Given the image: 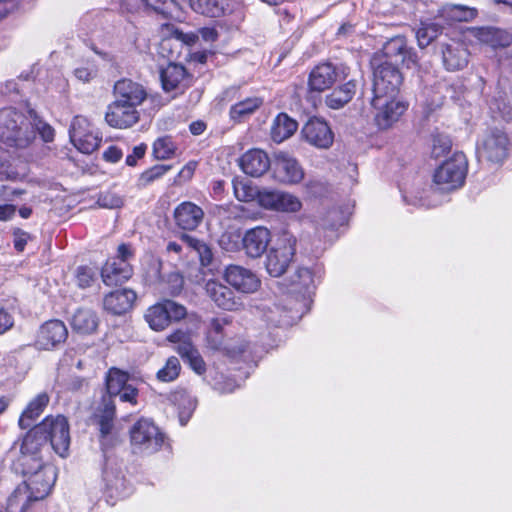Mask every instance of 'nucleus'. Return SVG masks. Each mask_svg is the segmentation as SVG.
<instances>
[{
	"mask_svg": "<svg viewBox=\"0 0 512 512\" xmlns=\"http://www.w3.org/2000/svg\"><path fill=\"white\" fill-rule=\"evenodd\" d=\"M314 287V272L306 267H298L292 277V292L300 294L301 300L296 301L289 308V311H286L277 304L272 306L263 305V317L268 323L276 326L292 324L309 310L312 301V289Z\"/></svg>",
	"mask_w": 512,
	"mask_h": 512,
	"instance_id": "1",
	"label": "nucleus"
},
{
	"mask_svg": "<svg viewBox=\"0 0 512 512\" xmlns=\"http://www.w3.org/2000/svg\"><path fill=\"white\" fill-rule=\"evenodd\" d=\"M35 139V131L29 122V115L13 109L0 110V140L17 148L27 147Z\"/></svg>",
	"mask_w": 512,
	"mask_h": 512,
	"instance_id": "2",
	"label": "nucleus"
},
{
	"mask_svg": "<svg viewBox=\"0 0 512 512\" xmlns=\"http://www.w3.org/2000/svg\"><path fill=\"white\" fill-rule=\"evenodd\" d=\"M297 246V238L289 231H283L275 244L267 251L265 269L272 277L282 276L292 263Z\"/></svg>",
	"mask_w": 512,
	"mask_h": 512,
	"instance_id": "3",
	"label": "nucleus"
},
{
	"mask_svg": "<svg viewBox=\"0 0 512 512\" xmlns=\"http://www.w3.org/2000/svg\"><path fill=\"white\" fill-rule=\"evenodd\" d=\"M467 168L465 155L461 152L454 153L435 169L433 183L443 192L456 190L464 184Z\"/></svg>",
	"mask_w": 512,
	"mask_h": 512,
	"instance_id": "4",
	"label": "nucleus"
},
{
	"mask_svg": "<svg viewBox=\"0 0 512 512\" xmlns=\"http://www.w3.org/2000/svg\"><path fill=\"white\" fill-rule=\"evenodd\" d=\"M372 67L373 97L398 96L403 77L397 66L374 57Z\"/></svg>",
	"mask_w": 512,
	"mask_h": 512,
	"instance_id": "5",
	"label": "nucleus"
},
{
	"mask_svg": "<svg viewBox=\"0 0 512 512\" xmlns=\"http://www.w3.org/2000/svg\"><path fill=\"white\" fill-rule=\"evenodd\" d=\"M131 443L143 454H153L161 449L165 436L150 419L138 420L130 430Z\"/></svg>",
	"mask_w": 512,
	"mask_h": 512,
	"instance_id": "6",
	"label": "nucleus"
},
{
	"mask_svg": "<svg viewBox=\"0 0 512 512\" xmlns=\"http://www.w3.org/2000/svg\"><path fill=\"white\" fill-rule=\"evenodd\" d=\"M38 426L53 450L59 456L66 457L70 446V428L67 418L63 415L47 416Z\"/></svg>",
	"mask_w": 512,
	"mask_h": 512,
	"instance_id": "7",
	"label": "nucleus"
},
{
	"mask_svg": "<svg viewBox=\"0 0 512 512\" xmlns=\"http://www.w3.org/2000/svg\"><path fill=\"white\" fill-rule=\"evenodd\" d=\"M133 252L127 244L118 247L117 256L109 259L101 270L103 282L107 286H117L127 281L133 273L129 260Z\"/></svg>",
	"mask_w": 512,
	"mask_h": 512,
	"instance_id": "8",
	"label": "nucleus"
},
{
	"mask_svg": "<svg viewBox=\"0 0 512 512\" xmlns=\"http://www.w3.org/2000/svg\"><path fill=\"white\" fill-rule=\"evenodd\" d=\"M186 315L185 306L172 300H163L147 309L145 320L151 329L163 331L171 322H178L184 319Z\"/></svg>",
	"mask_w": 512,
	"mask_h": 512,
	"instance_id": "9",
	"label": "nucleus"
},
{
	"mask_svg": "<svg viewBox=\"0 0 512 512\" xmlns=\"http://www.w3.org/2000/svg\"><path fill=\"white\" fill-rule=\"evenodd\" d=\"M22 473L27 477L22 486L27 487L35 501L44 499L50 493L56 480L54 467L43 463L40 468L22 467Z\"/></svg>",
	"mask_w": 512,
	"mask_h": 512,
	"instance_id": "10",
	"label": "nucleus"
},
{
	"mask_svg": "<svg viewBox=\"0 0 512 512\" xmlns=\"http://www.w3.org/2000/svg\"><path fill=\"white\" fill-rule=\"evenodd\" d=\"M371 105L374 110V121L379 129H388L407 109L405 102L397 96L373 97Z\"/></svg>",
	"mask_w": 512,
	"mask_h": 512,
	"instance_id": "11",
	"label": "nucleus"
},
{
	"mask_svg": "<svg viewBox=\"0 0 512 512\" xmlns=\"http://www.w3.org/2000/svg\"><path fill=\"white\" fill-rule=\"evenodd\" d=\"M508 137L498 128L489 129L477 143L479 157L491 162H501L507 156Z\"/></svg>",
	"mask_w": 512,
	"mask_h": 512,
	"instance_id": "12",
	"label": "nucleus"
},
{
	"mask_svg": "<svg viewBox=\"0 0 512 512\" xmlns=\"http://www.w3.org/2000/svg\"><path fill=\"white\" fill-rule=\"evenodd\" d=\"M232 323L230 316H219L209 320L208 327L206 330V341L208 346L214 350H224L229 354H242L245 353L249 344L245 343L241 345L238 351H235L227 342L226 337L228 336V327Z\"/></svg>",
	"mask_w": 512,
	"mask_h": 512,
	"instance_id": "13",
	"label": "nucleus"
},
{
	"mask_svg": "<svg viewBox=\"0 0 512 512\" xmlns=\"http://www.w3.org/2000/svg\"><path fill=\"white\" fill-rule=\"evenodd\" d=\"M350 69L345 64L333 65L326 62L317 65L309 75V87L312 91L322 92L333 86L337 80H345Z\"/></svg>",
	"mask_w": 512,
	"mask_h": 512,
	"instance_id": "14",
	"label": "nucleus"
},
{
	"mask_svg": "<svg viewBox=\"0 0 512 512\" xmlns=\"http://www.w3.org/2000/svg\"><path fill=\"white\" fill-rule=\"evenodd\" d=\"M46 436L38 425L31 428L22 440L18 464L21 467L40 468L43 463L40 457L41 448L46 444Z\"/></svg>",
	"mask_w": 512,
	"mask_h": 512,
	"instance_id": "15",
	"label": "nucleus"
},
{
	"mask_svg": "<svg viewBox=\"0 0 512 512\" xmlns=\"http://www.w3.org/2000/svg\"><path fill=\"white\" fill-rule=\"evenodd\" d=\"M377 57L395 66L402 64L407 68H411L417 62L416 54L407 46L406 39L403 36L389 39L382 48V56Z\"/></svg>",
	"mask_w": 512,
	"mask_h": 512,
	"instance_id": "16",
	"label": "nucleus"
},
{
	"mask_svg": "<svg viewBox=\"0 0 512 512\" xmlns=\"http://www.w3.org/2000/svg\"><path fill=\"white\" fill-rule=\"evenodd\" d=\"M128 380L129 375L127 372L118 368L109 369L105 378L107 394L110 396H119L122 402L136 405L138 390L129 384Z\"/></svg>",
	"mask_w": 512,
	"mask_h": 512,
	"instance_id": "17",
	"label": "nucleus"
},
{
	"mask_svg": "<svg viewBox=\"0 0 512 512\" xmlns=\"http://www.w3.org/2000/svg\"><path fill=\"white\" fill-rule=\"evenodd\" d=\"M68 336V330L64 322L49 320L38 330L35 346L41 350H51L64 343Z\"/></svg>",
	"mask_w": 512,
	"mask_h": 512,
	"instance_id": "18",
	"label": "nucleus"
},
{
	"mask_svg": "<svg viewBox=\"0 0 512 512\" xmlns=\"http://www.w3.org/2000/svg\"><path fill=\"white\" fill-rule=\"evenodd\" d=\"M273 172L275 178L285 184H297L304 177V171L297 160L285 152L275 154Z\"/></svg>",
	"mask_w": 512,
	"mask_h": 512,
	"instance_id": "19",
	"label": "nucleus"
},
{
	"mask_svg": "<svg viewBox=\"0 0 512 512\" xmlns=\"http://www.w3.org/2000/svg\"><path fill=\"white\" fill-rule=\"evenodd\" d=\"M224 277L231 286L243 293H254L261 284L255 273L239 265H229Z\"/></svg>",
	"mask_w": 512,
	"mask_h": 512,
	"instance_id": "20",
	"label": "nucleus"
},
{
	"mask_svg": "<svg viewBox=\"0 0 512 512\" xmlns=\"http://www.w3.org/2000/svg\"><path fill=\"white\" fill-rule=\"evenodd\" d=\"M442 62L448 71H460L467 67L470 52L466 45L458 40L442 44Z\"/></svg>",
	"mask_w": 512,
	"mask_h": 512,
	"instance_id": "21",
	"label": "nucleus"
},
{
	"mask_svg": "<svg viewBox=\"0 0 512 512\" xmlns=\"http://www.w3.org/2000/svg\"><path fill=\"white\" fill-rule=\"evenodd\" d=\"M302 135L308 143L322 149L329 148L334 140L329 125L319 118L310 119L302 128Z\"/></svg>",
	"mask_w": 512,
	"mask_h": 512,
	"instance_id": "22",
	"label": "nucleus"
},
{
	"mask_svg": "<svg viewBox=\"0 0 512 512\" xmlns=\"http://www.w3.org/2000/svg\"><path fill=\"white\" fill-rule=\"evenodd\" d=\"M105 120L113 128L126 129L138 122L139 112L115 99L107 108Z\"/></svg>",
	"mask_w": 512,
	"mask_h": 512,
	"instance_id": "23",
	"label": "nucleus"
},
{
	"mask_svg": "<svg viewBox=\"0 0 512 512\" xmlns=\"http://www.w3.org/2000/svg\"><path fill=\"white\" fill-rule=\"evenodd\" d=\"M205 290L211 300L223 310L237 311L243 307V303L235 296L234 292L216 280H209L205 285Z\"/></svg>",
	"mask_w": 512,
	"mask_h": 512,
	"instance_id": "24",
	"label": "nucleus"
},
{
	"mask_svg": "<svg viewBox=\"0 0 512 512\" xmlns=\"http://www.w3.org/2000/svg\"><path fill=\"white\" fill-rule=\"evenodd\" d=\"M114 96L118 102L137 109L147 98V92L141 84L130 79H121L114 85Z\"/></svg>",
	"mask_w": 512,
	"mask_h": 512,
	"instance_id": "25",
	"label": "nucleus"
},
{
	"mask_svg": "<svg viewBox=\"0 0 512 512\" xmlns=\"http://www.w3.org/2000/svg\"><path fill=\"white\" fill-rule=\"evenodd\" d=\"M242 242L246 254L249 257L258 258L267 251L271 242V232L264 226L254 227L245 232Z\"/></svg>",
	"mask_w": 512,
	"mask_h": 512,
	"instance_id": "26",
	"label": "nucleus"
},
{
	"mask_svg": "<svg viewBox=\"0 0 512 512\" xmlns=\"http://www.w3.org/2000/svg\"><path fill=\"white\" fill-rule=\"evenodd\" d=\"M470 33L480 43L493 49L506 48L512 44V35L495 26L473 27L470 29Z\"/></svg>",
	"mask_w": 512,
	"mask_h": 512,
	"instance_id": "27",
	"label": "nucleus"
},
{
	"mask_svg": "<svg viewBox=\"0 0 512 512\" xmlns=\"http://www.w3.org/2000/svg\"><path fill=\"white\" fill-rule=\"evenodd\" d=\"M239 164L245 174L260 177L268 171L271 161L263 150L251 149L241 156Z\"/></svg>",
	"mask_w": 512,
	"mask_h": 512,
	"instance_id": "28",
	"label": "nucleus"
},
{
	"mask_svg": "<svg viewBox=\"0 0 512 512\" xmlns=\"http://www.w3.org/2000/svg\"><path fill=\"white\" fill-rule=\"evenodd\" d=\"M204 218V212L201 207L193 202L185 201L179 204L174 210V219L183 230L196 229Z\"/></svg>",
	"mask_w": 512,
	"mask_h": 512,
	"instance_id": "29",
	"label": "nucleus"
},
{
	"mask_svg": "<svg viewBox=\"0 0 512 512\" xmlns=\"http://www.w3.org/2000/svg\"><path fill=\"white\" fill-rule=\"evenodd\" d=\"M136 293L130 289L116 290L105 296L104 308L113 314L120 315L132 307Z\"/></svg>",
	"mask_w": 512,
	"mask_h": 512,
	"instance_id": "30",
	"label": "nucleus"
},
{
	"mask_svg": "<svg viewBox=\"0 0 512 512\" xmlns=\"http://www.w3.org/2000/svg\"><path fill=\"white\" fill-rule=\"evenodd\" d=\"M50 400L46 392L39 393L26 406L19 418V426L22 429L30 428L34 421L43 413Z\"/></svg>",
	"mask_w": 512,
	"mask_h": 512,
	"instance_id": "31",
	"label": "nucleus"
},
{
	"mask_svg": "<svg viewBox=\"0 0 512 512\" xmlns=\"http://www.w3.org/2000/svg\"><path fill=\"white\" fill-rule=\"evenodd\" d=\"M356 81L349 80L326 96L325 103L331 109H340L349 103L356 93Z\"/></svg>",
	"mask_w": 512,
	"mask_h": 512,
	"instance_id": "32",
	"label": "nucleus"
},
{
	"mask_svg": "<svg viewBox=\"0 0 512 512\" xmlns=\"http://www.w3.org/2000/svg\"><path fill=\"white\" fill-rule=\"evenodd\" d=\"M185 76L186 70L182 65L169 63L160 73L163 89L166 92L181 89Z\"/></svg>",
	"mask_w": 512,
	"mask_h": 512,
	"instance_id": "33",
	"label": "nucleus"
},
{
	"mask_svg": "<svg viewBox=\"0 0 512 512\" xmlns=\"http://www.w3.org/2000/svg\"><path fill=\"white\" fill-rule=\"evenodd\" d=\"M298 123L285 113H280L273 121L271 137L274 142L281 143L291 137L297 130Z\"/></svg>",
	"mask_w": 512,
	"mask_h": 512,
	"instance_id": "34",
	"label": "nucleus"
},
{
	"mask_svg": "<svg viewBox=\"0 0 512 512\" xmlns=\"http://www.w3.org/2000/svg\"><path fill=\"white\" fill-rule=\"evenodd\" d=\"M438 15L449 22H468L477 16V10L464 5L445 4L438 10Z\"/></svg>",
	"mask_w": 512,
	"mask_h": 512,
	"instance_id": "35",
	"label": "nucleus"
},
{
	"mask_svg": "<svg viewBox=\"0 0 512 512\" xmlns=\"http://www.w3.org/2000/svg\"><path fill=\"white\" fill-rule=\"evenodd\" d=\"M189 7L196 13L219 17L228 10V0H186Z\"/></svg>",
	"mask_w": 512,
	"mask_h": 512,
	"instance_id": "36",
	"label": "nucleus"
},
{
	"mask_svg": "<svg viewBox=\"0 0 512 512\" xmlns=\"http://www.w3.org/2000/svg\"><path fill=\"white\" fill-rule=\"evenodd\" d=\"M71 326L79 333L89 334L96 330L98 318L92 310L79 309L72 316Z\"/></svg>",
	"mask_w": 512,
	"mask_h": 512,
	"instance_id": "37",
	"label": "nucleus"
},
{
	"mask_svg": "<svg viewBox=\"0 0 512 512\" xmlns=\"http://www.w3.org/2000/svg\"><path fill=\"white\" fill-rule=\"evenodd\" d=\"M103 480L106 483V487L115 492H119L124 486V478L122 470L116 460L107 459L103 468Z\"/></svg>",
	"mask_w": 512,
	"mask_h": 512,
	"instance_id": "38",
	"label": "nucleus"
},
{
	"mask_svg": "<svg viewBox=\"0 0 512 512\" xmlns=\"http://www.w3.org/2000/svg\"><path fill=\"white\" fill-rule=\"evenodd\" d=\"M263 104V100L259 97H249L230 108V117L234 121L241 122L252 115Z\"/></svg>",
	"mask_w": 512,
	"mask_h": 512,
	"instance_id": "39",
	"label": "nucleus"
},
{
	"mask_svg": "<svg viewBox=\"0 0 512 512\" xmlns=\"http://www.w3.org/2000/svg\"><path fill=\"white\" fill-rule=\"evenodd\" d=\"M172 400L177 405L180 424L186 425L195 410L196 400L186 391L175 392Z\"/></svg>",
	"mask_w": 512,
	"mask_h": 512,
	"instance_id": "40",
	"label": "nucleus"
},
{
	"mask_svg": "<svg viewBox=\"0 0 512 512\" xmlns=\"http://www.w3.org/2000/svg\"><path fill=\"white\" fill-rule=\"evenodd\" d=\"M35 501L27 487L19 485L7 499V512H26L29 504Z\"/></svg>",
	"mask_w": 512,
	"mask_h": 512,
	"instance_id": "41",
	"label": "nucleus"
},
{
	"mask_svg": "<svg viewBox=\"0 0 512 512\" xmlns=\"http://www.w3.org/2000/svg\"><path fill=\"white\" fill-rule=\"evenodd\" d=\"M488 106L494 118H501L505 121L512 120V103L505 96L499 93L497 97L488 102Z\"/></svg>",
	"mask_w": 512,
	"mask_h": 512,
	"instance_id": "42",
	"label": "nucleus"
},
{
	"mask_svg": "<svg viewBox=\"0 0 512 512\" xmlns=\"http://www.w3.org/2000/svg\"><path fill=\"white\" fill-rule=\"evenodd\" d=\"M180 239L186 247L191 248L197 253L203 265L210 264L213 255L210 247L206 243L188 234H182Z\"/></svg>",
	"mask_w": 512,
	"mask_h": 512,
	"instance_id": "43",
	"label": "nucleus"
},
{
	"mask_svg": "<svg viewBox=\"0 0 512 512\" xmlns=\"http://www.w3.org/2000/svg\"><path fill=\"white\" fill-rule=\"evenodd\" d=\"M140 4L144 10L161 14L165 17L172 15L179 8L176 0H140Z\"/></svg>",
	"mask_w": 512,
	"mask_h": 512,
	"instance_id": "44",
	"label": "nucleus"
},
{
	"mask_svg": "<svg viewBox=\"0 0 512 512\" xmlns=\"http://www.w3.org/2000/svg\"><path fill=\"white\" fill-rule=\"evenodd\" d=\"M71 142L80 152L90 154L99 147L101 138L91 131L83 135L75 134Z\"/></svg>",
	"mask_w": 512,
	"mask_h": 512,
	"instance_id": "45",
	"label": "nucleus"
},
{
	"mask_svg": "<svg viewBox=\"0 0 512 512\" xmlns=\"http://www.w3.org/2000/svg\"><path fill=\"white\" fill-rule=\"evenodd\" d=\"M181 372V364L177 357L171 356L166 360L165 365L157 372V379L161 382H172L176 380Z\"/></svg>",
	"mask_w": 512,
	"mask_h": 512,
	"instance_id": "46",
	"label": "nucleus"
},
{
	"mask_svg": "<svg viewBox=\"0 0 512 512\" xmlns=\"http://www.w3.org/2000/svg\"><path fill=\"white\" fill-rule=\"evenodd\" d=\"M175 150L176 146L169 136L158 138L153 144V154L160 160L171 158Z\"/></svg>",
	"mask_w": 512,
	"mask_h": 512,
	"instance_id": "47",
	"label": "nucleus"
},
{
	"mask_svg": "<svg viewBox=\"0 0 512 512\" xmlns=\"http://www.w3.org/2000/svg\"><path fill=\"white\" fill-rule=\"evenodd\" d=\"M29 122L35 133L38 132L45 142H51L54 139V129L33 110H29Z\"/></svg>",
	"mask_w": 512,
	"mask_h": 512,
	"instance_id": "48",
	"label": "nucleus"
},
{
	"mask_svg": "<svg viewBox=\"0 0 512 512\" xmlns=\"http://www.w3.org/2000/svg\"><path fill=\"white\" fill-rule=\"evenodd\" d=\"M302 208L301 200L289 193L280 191L277 212L296 213Z\"/></svg>",
	"mask_w": 512,
	"mask_h": 512,
	"instance_id": "49",
	"label": "nucleus"
},
{
	"mask_svg": "<svg viewBox=\"0 0 512 512\" xmlns=\"http://www.w3.org/2000/svg\"><path fill=\"white\" fill-rule=\"evenodd\" d=\"M184 280L183 277L173 272L167 275V277L161 283V292L170 296H177L183 289Z\"/></svg>",
	"mask_w": 512,
	"mask_h": 512,
	"instance_id": "50",
	"label": "nucleus"
},
{
	"mask_svg": "<svg viewBox=\"0 0 512 512\" xmlns=\"http://www.w3.org/2000/svg\"><path fill=\"white\" fill-rule=\"evenodd\" d=\"M438 33L439 27L437 24L421 23V27L416 31L418 45L421 48L428 46L438 36Z\"/></svg>",
	"mask_w": 512,
	"mask_h": 512,
	"instance_id": "51",
	"label": "nucleus"
},
{
	"mask_svg": "<svg viewBox=\"0 0 512 512\" xmlns=\"http://www.w3.org/2000/svg\"><path fill=\"white\" fill-rule=\"evenodd\" d=\"M171 166L169 165H155L151 167L150 169L144 171L139 179H138V185L140 187H145L152 183L153 181L159 179L162 177L167 171H169Z\"/></svg>",
	"mask_w": 512,
	"mask_h": 512,
	"instance_id": "52",
	"label": "nucleus"
},
{
	"mask_svg": "<svg viewBox=\"0 0 512 512\" xmlns=\"http://www.w3.org/2000/svg\"><path fill=\"white\" fill-rule=\"evenodd\" d=\"M234 194L239 201L250 202L258 198L259 191L249 183L239 181L234 183Z\"/></svg>",
	"mask_w": 512,
	"mask_h": 512,
	"instance_id": "53",
	"label": "nucleus"
},
{
	"mask_svg": "<svg viewBox=\"0 0 512 512\" xmlns=\"http://www.w3.org/2000/svg\"><path fill=\"white\" fill-rule=\"evenodd\" d=\"M279 195V190L260 191L258 194V203L264 209L277 211Z\"/></svg>",
	"mask_w": 512,
	"mask_h": 512,
	"instance_id": "54",
	"label": "nucleus"
},
{
	"mask_svg": "<svg viewBox=\"0 0 512 512\" xmlns=\"http://www.w3.org/2000/svg\"><path fill=\"white\" fill-rule=\"evenodd\" d=\"M97 203L100 207L115 209L120 208L123 205V199L116 193L105 192L99 196Z\"/></svg>",
	"mask_w": 512,
	"mask_h": 512,
	"instance_id": "55",
	"label": "nucleus"
},
{
	"mask_svg": "<svg viewBox=\"0 0 512 512\" xmlns=\"http://www.w3.org/2000/svg\"><path fill=\"white\" fill-rule=\"evenodd\" d=\"M91 131L88 119L83 116H76L74 117L69 129L70 139L74 138L75 134L79 133L80 135H83Z\"/></svg>",
	"mask_w": 512,
	"mask_h": 512,
	"instance_id": "56",
	"label": "nucleus"
},
{
	"mask_svg": "<svg viewBox=\"0 0 512 512\" xmlns=\"http://www.w3.org/2000/svg\"><path fill=\"white\" fill-rule=\"evenodd\" d=\"M341 216V213L339 210L337 209H332L330 210L328 213H327V219H323L321 222H319L318 224L323 228V229H331V230H334L336 229L338 226L342 225L343 224V219Z\"/></svg>",
	"mask_w": 512,
	"mask_h": 512,
	"instance_id": "57",
	"label": "nucleus"
},
{
	"mask_svg": "<svg viewBox=\"0 0 512 512\" xmlns=\"http://www.w3.org/2000/svg\"><path fill=\"white\" fill-rule=\"evenodd\" d=\"M451 148V141L446 136H436L433 139L432 155L436 158L447 153Z\"/></svg>",
	"mask_w": 512,
	"mask_h": 512,
	"instance_id": "58",
	"label": "nucleus"
},
{
	"mask_svg": "<svg viewBox=\"0 0 512 512\" xmlns=\"http://www.w3.org/2000/svg\"><path fill=\"white\" fill-rule=\"evenodd\" d=\"M95 277L94 271L87 267V266H81L77 269L76 279L77 284L81 288H86L91 285Z\"/></svg>",
	"mask_w": 512,
	"mask_h": 512,
	"instance_id": "59",
	"label": "nucleus"
},
{
	"mask_svg": "<svg viewBox=\"0 0 512 512\" xmlns=\"http://www.w3.org/2000/svg\"><path fill=\"white\" fill-rule=\"evenodd\" d=\"M113 396L109 394L103 396L102 402L99 407V413L96 416H102L104 418H114L115 416V403L112 399Z\"/></svg>",
	"mask_w": 512,
	"mask_h": 512,
	"instance_id": "60",
	"label": "nucleus"
},
{
	"mask_svg": "<svg viewBox=\"0 0 512 512\" xmlns=\"http://www.w3.org/2000/svg\"><path fill=\"white\" fill-rule=\"evenodd\" d=\"M19 174L10 169V165L6 157L0 153V181L3 180H17Z\"/></svg>",
	"mask_w": 512,
	"mask_h": 512,
	"instance_id": "61",
	"label": "nucleus"
},
{
	"mask_svg": "<svg viewBox=\"0 0 512 512\" xmlns=\"http://www.w3.org/2000/svg\"><path fill=\"white\" fill-rule=\"evenodd\" d=\"M175 350L181 356L183 361H186L188 358H190L196 352H198V349L191 342L190 338H188L186 341L177 345L175 347Z\"/></svg>",
	"mask_w": 512,
	"mask_h": 512,
	"instance_id": "62",
	"label": "nucleus"
},
{
	"mask_svg": "<svg viewBox=\"0 0 512 512\" xmlns=\"http://www.w3.org/2000/svg\"><path fill=\"white\" fill-rule=\"evenodd\" d=\"M185 362L198 375H202L206 372V364H205V361L203 360L202 356L200 355L199 351L196 352L190 358H188Z\"/></svg>",
	"mask_w": 512,
	"mask_h": 512,
	"instance_id": "63",
	"label": "nucleus"
},
{
	"mask_svg": "<svg viewBox=\"0 0 512 512\" xmlns=\"http://www.w3.org/2000/svg\"><path fill=\"white\" fill-rule=\"evenodd\" d=\"M97 70L94 66L78 67L74 70L75 77L82 82H89L96 76Z\"/></svg>",
	"mask_w": 512,
	"mask_h": 512,
	"instance_id": "64",
	"label": "nucleus"
}]
</instances>
